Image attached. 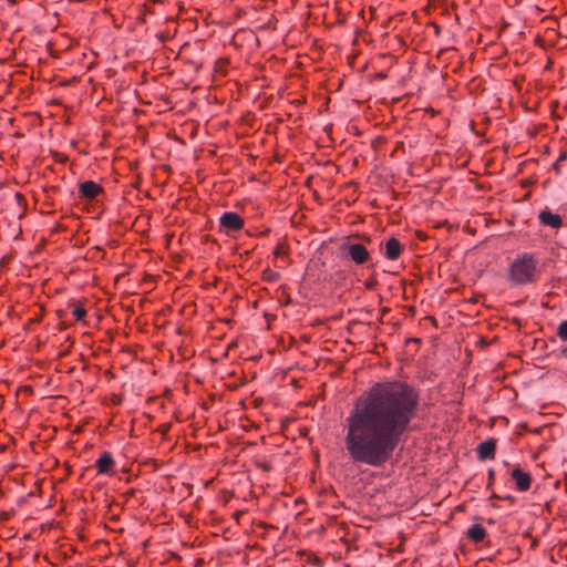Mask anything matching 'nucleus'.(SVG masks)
I'll return each instance as SVG.
<instances>
[{
    "label": "nucleus",
    "instance_id": "obj_1",
    "mask_svg": "<svg viewBox=\"0 0 567 567\" xmlns=\"http://www.w3.org/2000/svg\"><path fill=\"white\" fill-rule=\"evenodd\" d=\"M419 402V391L401 380L377 382L358 396L344 423V446L353 463H388L411 432Z\"/></svg>",
    "mask_w": 567,
    "mask_h": 567
},
{
    "label": "nucleus",
    "instance_id": "obj_2",
    "mask_svg": "<svg viewBox=\"0 0 567 567\" xmlns=\"http://www.w3.org/2000/svg\"><path fill=\"white\" fill-rule=\"evenodd\" d=\"M540 274L537 256L532 252H523L509 264L507 280L512 287L528 286L536 284Z\"/></svg>",
    "mask_w": 567,
    "mask_h": 567
},
{
    "label": "nucleus",
    "instance_id": "obj_3",
    "mask_svg": "<svg viewBox=\"0 0 567 567\" xmlns=\"http://www.w3.org/2000/svg\"><path fill=\"white\" fill-rule=\"evenodd\" d=\"M341 251L355 265H363L370 259L369 250L360 243H344L341 246Z\"/></svg>",
    "mask_w": 567,
    "mask_h": 567
},
{
    "label": "nucleus",
    "instance_id": "obj_4",
    "mask_svg": "<svg viewBox=\"0 0 567 567\" xmlns=\"http://www.w3.org/2000/svg\"><path fill=\"white\" fill-rule=\"evenodd\" d=\"M244 224V219L234 212H226L219 218L220 230L226 234L243 229Z\"/></svg>",
    "mask_w": 567,
    "mask_h": 567
},
{
    "label": "nucleus",
    "instance_id": "obj_5",
    "mask_svg": "<svg viewBox=\"0 0 567 567\" xmlns=\"http://www.w3.org/2000/svg\"><path fill=\"white\" fill-rule=\"evenodd\" d=\"M95 467L97 474L114 475L115 461L113 455L109 451L102 452L100 457L95 461Z\"/></svg>",
    "mask_w": 567,
    "mask_h": 567
},
{
    "label": "nucleus",
    "instance_id": "obj_6",
    "mask_svg": "<svg viewBox=\"0 0 567 567\" xmlns=\"http://www.w3.org/2000/svg\"><path fill=\"white\" fill-rule=\"evenodd\" d=\"M102 193V186L93 181H85L79 185V197L83 200H93Z\"/></svg>",
    "mask_w": 567,
    "mask_h": 567
},
{
    "label": "nucleus",
    "instance_id": "obj_7",
    "mask_svg": "<svg viewBox=\"0 0 567 567\" xmlns=\"http://www.w3.org/2000/svg\"><path fill=\"white\" fill-rule=\"evenodd\" d=\"M511 477L515 482L516 488L519 492H526L532 486V476L528 472H524L519 467H514L511 471Z\"/></svg>",
    "mask_w": 567,
    "mask_h": 567
},
{
    "label": "nucleus",
    "instance_id": "obj_8",
    "mask_svg": "<svg viewBox=\"0 0 567 567\" xmlns=\"http://www.w3.org/2000/svg\"><path fill=\"white\" fill-rule=\"evenodd\" d=\"M497 441L488 439L477 445L476 453L480 461L494 460L496 454Z\"/></svg>",
    "mask_w": 567,
    "mask_h": 567
},
{
    "label": "nucleus",
    "instance_id": "obj_9",
    "mask_svg": "<svg viewBox=\"0 0 567 567\" xmlns=\"http://www.w3.org/2000/svg\"><path fill=\"white\" fill-rule=\"evenodd\" d=\"M539 221L544 225V226H548L553 229H558L561 227L563 225V218L560 215L558 214H554L551 213L549 209H544L539 213Z\"/></svg>",
    "mask_w": 567,
    "mask_h": 567
},
{
    "label": "nucleus",
    "instance_id": "obj_10",
    "mask_svg": "<svg viewBox=\"0 0 567 567\" xmlns=\"http://www.w3.org/2000/svg\"><path fill=\"white\" fill-rule=\"evenodd\" d=\"M402 254V245L399 239L391 237L385 241L384 256L389 260H396Z\"/></svg>",
    "mask_w": 567,
    "mask_h": 567
},
{
    "label": "nucleus",
    "instance_id": "obj_11",
    "mask_svg": "<svg viewBox=\"0 0 567 567\" xmlns=\"http://www.w3.org/2000/svg\"><path fill=\"white\" fill-rule=\"evenodd\" d=\"M466 535L472 542L478 544L484 540L486 530L482 525L475 524L467 529Z\"/></svg>",
    "mask_w": 567,
    "mask_h": 567
},
{
    "label": "nucleus",
    "instance_id": "obj_12",
    "mask_svg": "<svg viewBox=\"0 0 567 567\" xmlns=\"http://www.w3.org/2000/svg\"><path fill=\"white\" fill-rule=\"evenodd\" d=\"M72 315L75 321H83L86 317V309L84 308L83 303H76L72 310Z\"/></svg>",
    "mask_w": 567,
    "mask_h": 567
},
{
    "label": "nucleus",
    "instance_id": "obj_13",
    "mask_svg": "<svg viewBox=\"0 0 567 567\" xmlns=\"http://www.w3.org/2000/svg\"><path fill=\"white\" fill-rule=\"evenodd\" d=\"M556 334L561 341H567V320L559 323Z\"/></svg>",
    "mask_w": 567,
    "mask_h": 567
},
{
    "label": "nucleus",
    "instance_id": "obj_14",
    "mask_svg": "<svg viewBox=\"0 0 567 567\" xmlns=\"http://www.w3.org/2000/svg\"><path fill=\"white\" fill-rule=\"evenodd\" d=\"M264 278H265L268 282H276L277 280H279L280 275H279V272H277V271H274V270H270V269H266V270L264 271Z\"/></svg>",
    "mask_w": 567,
    "mask_h": 567
},
{
    "label": "nucleus",
    "instance_id": "obj_15",
    "mask_svg": "<svg viewBox=\"0 0 567 567\" xmlns=\"http://www.w3.org/2000/svg\"><path fill=\"white\" fill-rule=\"evenodd\" d=\"M287 254H288V249L282 243H279L272 251V255L276 257L285 256Z\"/></svg>",
    "mask_w": 567,
    "mask_h": 567
},
{
    "label": "nucleus",
    "instance_id": "obj_16",
    "mask_svg": "<svg viewBox=\"0 0 567 567\" xmlns=\"http://www.w3.org/2000/svg\"><path fill=\"white\" fill-rule=\"evenodd\" d=\"M257 467L261 468L265 472H270L272 470V465L269 462H258Z\"/></svg>",
    "mask_w": 567,
    "mask_h": 567
},
{
    "label": "nucleus",
    "instance_id": "obj_17",
    "mask_svg": "<svg viewBox=\"0 0 567 567\" xmlns=\"http://www.w3.org/2000/svg\"><path fill=\"white\" fill-rule=\"evenodd\" d=\"M364 286L368 290H372L374 289V287L377 286V279L374 278H370L368 279L365 282H364Z\"/></svg>",
    "mask_w": 567,
    "mask_h": 567
},
{
    "label": "nucleus",
    "instance_id": "obj_18",
    "mask_svg": "<svg viewBox=\"0 0 567 567\" xmlns=\"http://www.w3.org/2000/svg\"><path fill=\"white\" fill-rule=\"evenodd\" d=\"M495 480V471L491 468L488 471V482H487V488L494 483Z\"/></svg>",
    "mask_w": 567,
    "mask_h": 567
},
{
    "label": "nucleus",
    "instance_id": "obj_19",
    "mask_svg": "<svg viewBox=\"0 0 567 567\" xmlns=\"http://www.w3.org/2000/svg\"><path fill=\"white\" fill-rule=\"evenodd\" d=\"M492 498H498V499H513V497L511 495H507V496H497V494H493L492 495Z\"/></svg>",
    "mask_w": 567,
    "mask_h": 567
},
{
    "label": "nucleus",
    "instance_id": "obj_20",
    "mask_svg": "<svg viewBox=\"0 0 567 567\" xmlns=\"http://www.w3.org/2000/svg\"><path fill=\"white\" fill-rule=\"evenodd\" d=\"M566 158H567V153H561V154L559 155L558 162L564 161V159H566Z\"/></svg>",
    "mask_w": 567,
    "mask_h": 567
},
{
    "label": "nucleus",
    "instance_id": "obj_21",
    "mask_svg": "<svg viewBox=\"0 0 567 567\" xmlns=\"http://www.w3.org/2000/svg\"><path fill=\"white\" fill-rule=\"evenodd\" d=\"M561 354L567 358V347L561 349Z\"/></svg>",
    "mask_w": 567,
    "mask_h": 567
}]
</instances>
